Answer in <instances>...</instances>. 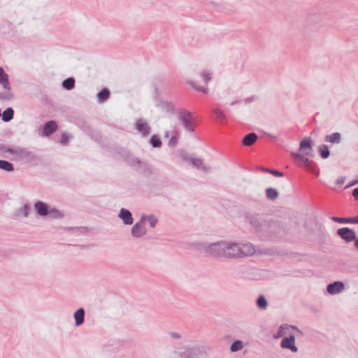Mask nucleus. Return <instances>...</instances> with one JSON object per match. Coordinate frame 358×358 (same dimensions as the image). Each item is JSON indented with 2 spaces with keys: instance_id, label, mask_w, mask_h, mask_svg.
<instances>
[{
  "instance_id": "f257e3e1",
  "label": "nucleus",
  "mask_w": 358,
  "mask_h": 358,
  "mask_svg": "<svg viewBox=\"0 0 358 358\" xmlns=\"http://www.w3.org/2000/svg\"><path fill=\"white\" fill-rule=\"evenodd\" d=\"M306 150H312V140L310 137H306L302 139L300 142L298 151L292 152L290 155L295 164L306 169L307 171L312 173L313 164V161L310 160L308 157V156H312V155L308 152H306Z\"/></svg>"
},
{
  "instance_id": "f03ea898",
  "label": "nucleus",
  "mask_w": 358,
  "mask_h": 358,
  "mask_svg": "<svg viewBox=\"0 0 358 358\" xmlns=\"http://www.w3.org/2000/svg\"><path fill=\"white\" fill-rule=\"evenodd\" d=\"M286 234L283 223L278 220H268L266 227L261 237L262 239H275L283 236Z\"/></svg>"
},
{
  "instance_id": "7ed1b4c3",
  "label": "nucleus",
  "mask_w": 358,
  "mask_h": 358,
  "mask_svg": "<svg viewBox=\"0 0 358 358\" xmlns=\"http://www.w3.org/2000/svg\"><path fill=\"white\" fill-rule=\"evenodd\" d=\"M248 218L251 226L255 229V232L262 237L268 220L265 219L264 215L258 213L251 215Z\"/></svg>"
},
{
  "instance_id": "20e7f679",
  "label": "nucleus",
  "mask_w": 358,
  "mask_h": 358,
  "mask_svg": "<svg viewBox=\"0 0 358 358\" xmlns=\"http://www.w3.org/2000/svg\"><path fill=\"white\" fill-rule=\"evenodd\" d=\"M180 358H206V348L202 345L186 348L180 352Z\"/></svg>"
},
{
  "instance_id": "39448f33",
  "label": "nucleus",
  "mask_w": 358,
  "mask_h": 358,
  "mask_svg": "<svg viewBox=\"0 0 358 358\" xmlns=\"http://www.w3.org/2000/svg\"><path fill=\"white\" fill-rule=\"evenodd\" d=\"M226 248H227L226 241H218L208 243L206 252L214 257H225Z\"/></svg>"
},
{
  "instance_id": "423d86ee",
  "label": "nucleus",
  "mask_w": 358,
  "mask_h": 358,
  "mask_svg": "<svg viewBox=\"0 0 358 358\" xmlns=\"http://www.w3.org/2000/svg\"><path fill=\"white\" fill-rule=\"evenodd\" d=\"M178 120L182 125L189 132H194L193 114L188 110H181L178 113Z\"/></svg>"
},
{
  "instance_id": "0eeeda50",
  "label": "nucleus",
  "mask_w": 358,
  "mask_h": 358,
  "mask_svg": "<svg viewBox=\"0 0 358 358\" xmlns=\"http://www.w3.org/2000/svg\"><path fill=\"white\" fill-rule=\"evenodd\" d=\"M130 164L132 166H138L141 170V173L146 178H150L153 174L152 167L148 163L142 162L138 157H134L130 161Z\"/></svg>"
},
{
  "instance_id": "6e6552de",
  "label": "nucleus",
  "mask_w": 358,
  "mask_h": 358,
  "mask_svg": "<svg viewBox=\"0 0 358 358\" xmlns=\"http://www.w3.org/2000/svg\"><path fill=\"white\" fill-rule=\"evenodd\" d=\"M145 215H143L140 220L137 222L131 229V234L134 238H141L146 234L145 228Z\"/></svg>"
},
{
  "instance_id": "1a4fd4ad",
  "label": "nucleus",
  "mask_w": 358,
  "mask_h": 358,
  "mask_svg": "<svg viewBox=\"0 0 358 358\" xmlns=\"http://www.w3.org/2000/svg\"><path fill=\"white\" fill-rule=\"evenodd\" d=\"M336 235L346 243H350L355 239L357 234L353 229L345 227L338 229L336 231Z\"/></svg>"
},
{
  "instance_id": "9d476101",
  "label": "nucleus",
  "mask_w": 358,
  "mask_h": 358,
  "mask_svg": "<svg viewBox=\"0 0 358 358\" xmlns=\"http://www.w3.org/2000/svg\"><path fill=\"white\" fill-rule=\"evenodd\" d=\"M17 160L32 161L36 159V155L31 151L23 148H15L13 153Z\"/></svg>"
},
{
  "instance_id": "9b49d317",
  "label": "nucleus",
  "mask_w": 358,
  "mask_h": 358,
  "mask_svg": "<svg viewBox=\"0 0 358 358\" xmlns=\"http://www.w3.org/2000/svg\"><path fill=\"white\" fill-rule=\"evenodd\" d=\"M227 248H226L225 257L227 258H240V243L227 242Z\"/></svg>"
},
{
  "instance_id": "f8f14e48",
  "label": "nucleus",
  "mask_w": 358,
  "mask_h": 358,
  "mask_svg": "<svg viewBox=\"0 0 358 358\" xmlns=\"http://www.w3.org/2000/svg\"><path fill=\"white\" fill-rule=\"evenodd\" d=\"M135 129L141 135V137L148 136L151 132V127L143 119H137L135 122Z\"/></svg>"
},
{
  "instance_id": "ddd939ff",
  "label": "nucleus",
  "mask_w": 358,
  "mask_h": 358,
  "mask_svg": "<svg viewBox=\"0 0 358 358\" xmlns=\"http://www.w3.org/2000/svg\"><path fill=\"white\" fill-rule=\"evenodd\" d=\"M280 347L283 349H288L293 352H296L298 348L295 345V336L289 335L283 337L280 342Z\"/></svg>"
},
{
  "instance_id": "4468645a",
  "label": "nucleus",
  "mask_w": 358,
  "mask_h": 358,
  "mask_svg": "<svg viewBox=\"0 0 358 358\" xmlns=\"http://www.w3.org/2000/svg\"><path fill=\"white\" fill-rule=\"evenodd\" d=\"M327 292L331 295H335L342 292L345 289V283L341 280H336L327 285Z\"/></svg>"
},
{
  "instance_id": "2eb2a0df",
  "label": "nucleus",
  "mask_w": 358,
  "mask_h": 358,
  "mask_svg": "<svg viewBox=\"0 0 358 358\" xmlns=\"http://www.w3.org/2000/svg\"><path fill=\"white\" fill-rule=\"evenodd\" d=\"M58 129V125L56 121L55 120H49L46 122L42 128V136H50L55 131H57Z\"/></svg>"
},
{
  "instance_id": "dca6fc26",
  "label": "nucleus",
  "mask_w": 358,
  "mask_h": 358,
  "mask_svg": "<svg viewBox=\"0 0 358 358\" xmlns=\"http://www.w3.org/2000/svg\"><path fill=\"white\" fill-rule=\"evenodd\" d=\"M118 217L125 225H131L134 222L132 213L127 208H122L119 212Z\"/></svg>"
},
{
  "instance_id": "f3484780",
  "label": "nucleus",
  "mask_w": 358,
  "mask_h": 358,
  "mask_svg": "<svg viewBox=\"0 0 358 358\" xmlns=\"http://www.w3.org/2000/svg\"><path fill=\"white\" fill-rule=\"evenodd\" d=\"M50 206L42 201H37L34 203V208L38 215L41 217H46Z\"/></svg>"
},
{
  "instance_id": "a211bd4d",
  "label": "nucleus",
  "mask_w": 358,
  "mask_h": 358,
  "mask_svg": "<svg viewBox=\"0 0 358 358\" xmlns=\"http://www.w3.org/2000/svg\"><path fill=\"white\" fill-rule=\"evenodd\" d=\"M255 252V246L250 243H240L241 257L246 256H252Z\"/></svg>"
},
{
  "instance_id": "6ab92c4d",
  "label": "nucleus",
  "mask_w": 358,
  "mask_h": 358,
  "mask_svg": "<svg viewBox=\"0 0 358 358\" xmlns=\"http://www.w3.org/2000/svg\"><path fill=\"white\" fill-rule=\"evenodd\" d=\"M85 310L83 308H79L73 313L75 326L80 327L85 322Z\"/></svg>"
},
{
  "instance_id": "aec40b11",
  "label": "nucleus",
  "mask_w": 358,
  "mask_h": 358,
  "mask_svg": "<svg viewBox=\"0 0 358 358\" xmlns=\"http://www.w3.org/2000/svg\"><path fill=\"white\" fill-rule=\"evenodd\" d=\"M257 138L258 136L255 132H250L243 137L241 144L243 146H250L256 142Z\"/></svg>"
},
{
  "instance_id": "412c9836",
  "label": "nucleus",
  "mask_w": 358,
  "mask_h": 358,
  "mask_svg": "<svg viewBox=\"0 0 358 358\" xmlns=\"http://www.w3.org/2000/svg\"><path fill=\"white\" fill-rule=\"evenodd\" d=\"M331 220L336 223L340 224H358V215L355 217H343L332 216Z\"/></svg>"
},
{
  "instance_id": "4be33fe9",
  "label": "nucleus",
  "mask_w": 358,
  "mask_h": 358,
  "mask_svg": "<svg viewBox=\"0 0 358 358\" xmlns=\"http://www.w3.org/2000/svg\"><path fill=\"white\" fill-rule=\"evenodd\" d=\"M0 84L3 86V88L5 90H11L9 83V76L1 66H0Z\"/></svg>"
},
{
  "instance_id": "5701e85b",
  "label": "nucleus",
  "mask_w": 358,
  "mask_h": 358,
  "mask_svg": "<svg viewBox=\"0 0 358 358\" xmlns=\"http://www.w3.org/2000/svg\"><path fill=\"white\" fill-rule=\"evenodd\" d=\"M110 96V91L107 87L102 88L97 94L96 98L99 103L106 102Z\"/></svg>"
},
{
  "instance_id": "b1692460",
  "label": "nucleus",
  "mask_w": 358,
  "mask_h": 358,
  "mask_svg": "<svg viewBox=\"0 0 358 358\" xmlns=\"http://www.w3.org/2000/svg\"><path fill=\"white\" fill-rule=\"evenodd\" d=\"M47 216L52 220H59L64 218V213L63 211H61L56 208L50 206L48 212Z\"/></svg>"
},
{
  "instance_id": "393cba45",
  "label": "nucleus",
  "mask_w": 358,
  "mask_h": 358,
  "mask_svg": "<svg viewBox=\"0 0 358 358\" xmlns=\"http://www.w3.org/2000/svg\"><path fill=\"white\" fill-rule=\"evenodd\" d=\"M75 124L86 133H90L91 131V127L89 125L88 122L83 117L76 118Z\"/></svg>"
},
{
  "instance_id": "a878e982",
  "label": "nucleus",
  "mask_w": 358,
  "mask_h": 358,
  "mask_svg": "<svg viewBox=\"0 0 358 358\" xmlns=\"http://www.w3.org/2000/svg\"><path fill=\"white\" fill-rule=\"evenodd\" d=\"M14 110L12 107H8L1 114L2 121L4 122H8L11 121L14 117Z\"/></svg>"
},
{
  "instance_id": "bb28decb",
  "label": "nucleus",
  "mask_w": 358,
  "mask_h": 358,
  "mask_svg": "<svg viewBox=\"0 0 358 358\" xmlns=\"http://www.w3.org/2000/svg\"><path fill=\"white\" fill-rule=\"evenodd\" d=\"M326 142L333 144H338L341 141V134L339 132H334L330 135H327L324 138Z\"/></svg>"
},
{
  "instance_id": "cd10ccee",
  "label": "nucleus",
  "mask_w": 358,
  "mask_h": 358,
  "mask_svg": "<svg viewBox=\"0 0 358 358\" xmlns=\"http://www.w3.org/2000/svg\"><path fill=\"white\" fill-rule=\"evenodd\" d=\"M30 212V206L28 203L24 204V206L15 210L14 215L15 217L22 216L27 217Z\"/></svg>"
},
{
  "instance_id": "c85d7f7f",
  "label": "nucleus",
  "mask_w": 358,
  "mask_h": 358,
  "mask_svg": "<svg viewBox=\"0 0 358 358\" xmlns=\"http://www.w3.org/2000/svg\"><path fill=\"white\" fill-rule=\"evenodd\" d=\"M266 196L268 200L275 201L279 196L278 191L273 187H268L265 190Z\"/></svg>"
},
{
  "instance_id": "c756f323",
  "label": "nucleus",
  "mask_w": 358,
  "mask_h": 358,
  "mask_svg": "<svg viewBox=\"0 0 358 358\" xmlns=\"http://www.w3.org/2000/svg\"><path fill=\"white\" fill-rule=\"evenodd\" d=\"M149 143L154 148H160L162 146L161 138L157 134H153L150 136Z\"/></svg>"
},
{
  "instance_id": "7c9ffc66",
  "label": "nucleus",
  "mask_w": 358,
  "mask_h": 358,
  "mask_svg": "<svg viewBox=\"0 0 358 358\" xmlns=\"http://www.w3.org/2000/svg\"><path fill=\"white\" fill-rule=\"evenodd\" d=\"M317 152L320 157L323 159H326L330 156V150L327 145L323 144L318 146Z\"/></svg>"
},
{
  "instance_id": "2f4dec72",
  "label": "nucleus",
  "mask_w": 358,
  "mask_h": 358,
  "mask_svg": "<svg viewBox=\"0 0 358 358\" xmlns=\"http://www.w3.org/2000/svg\"><path fill=\"white\" fill-rule=\"evenodd\" d=\"M256 305L260 310H266L268 302L263 294H260L256 299Z\"/></svg>"
},
{
  "instance_id": "473e14b6",
  "label": "nucleus",
  "mask_w": 358,
  "mask_h": 358,
  "mask_svg": "<svg viewBox=\"0 0 358 358\" xmlns=\"http://www.w3.org/2000/svg\"><path fill=\"white\" fill-rule=\"evenodd\" d=\"M0 169L6 172H12L14 171L15 168L13 164L11 162L4 159H0Z\"/></svg>"
},
{
  "instance_id": "72a5a7b5",
  "label": "nucleus",
  "mask_w": 358,
  "mask_h": 358,
  "mask_svg": "<svg viewBox=\"0 0 358 358\" xmlns=\"http://www.w3.org/2000/svg\"><path fill=\"white\" fill-rule=\"evenodd\" d=\"M62 86L66 90H71L75 87V78L69 77L64 79L62 83Z\"/></svg>"
},
{
  "instance_id": "f704fd0d",
  "label": "nucleus",
  "mask_w": 358,
  "mask_h": 358,
  "mask_svg": "<svg viewBox=\"0 0 358 358\" xmlns=\"http://www.w3.org/2000/svg\"><path fill=\"white\" fill-rule=\"evenodd\" d=\"M213 113L215 115L216 121L222 124H224L226 122L225 115L221 110L218 108L214 109L213 110Z\"/></svg>"
},
{
  "instance_id": "c9c22d12",
  "label": "nucleus",
  "mask_w": 358,
  "mask_h": 358,
  "mask_svg": "<svg viewBox=\"0 0 358 358\" xmlns=\"http://www.w3.org/2000/svg\"><path fill=\"white\" fill-rule=\"evenodd\" d=\"M14 148H15L14 147H12V146L6 145V144L0 143V155L1 157H5L6 153H10V154L13 155Z\"/></svg>"
},
{
  "instance_id": "e433bc0d",
  "label": "nucleus",
  "mask_w": 358,
  "mask_h": 358,
  "mask_svg": "<svg viewBox=\"0 0 358 358\" xmlns=\"http://www.w3.org/2000/svg\"><path fill=\"white\" fill-rule=\"evenodd\" d=\"M158 106L166 110L168 113H173L175 110L173 105L167 101H160Z\"/></svg>"
},
{
  "instance_id": "4c0bfd02",
  "label": "nucleus",
  "mask_w": 358,
  "mask_h": 358,
  "mask_svg": "<svg viewBox=\"0 0 358 358\" xmlns=\"http://www.w3.org/2000/svg\"><path fill=\"white\" fill-rule=\"evenodd\" d=\"M261 170L263 172L271 173V174H272L273 176H274L275 177H283L284 176V173L283 172L280 171L276 170V169L262 167Z\"/></svg>"
},
{
  "instance_id": "58836bf2",
  "label": "nucleus",
  "mask_w": 358,
  "mask_h": 358,
  "mask_svg": "<svg viewBox=\"0 0 358 358\" xmlns=\"http://www.w3.org/2000/svg\"><path fill=\"white\" fill-rule=\"evenodd\" d=\"M190 162L192 163L193 166L196 168L197 169L206 171V168L203 165V161L201 159L193 157L191 159Z\"/></svg>"
},
{
  "instance_id": "ea45409f",
  "label": "nucleus",
  "mask_w": 358,
  "mask_h": 358,
  "mask_svg": "<svg viewBox=\"0 0 358 358\" xmlns=\"http://www.w3.org/2000/svg\"><path fill=\"white\" fill-rule=\"evenodd\" d=\"M187 84L190 85L192 88H194L195 90L200 92L203 94H208V89L204 87L198 86L195 84L194 81L189 80L187 81Z\"/></svg>"
},
{
  "instance_id": "a19ab883",
  "label": "nucleus",
  "mask_w": 358,
  "mask_h": 358,
  "mask_svg": "<svg viewBox=\"0 0 358 358\" xmlns=\"http://www.w3.org/2000/svg\"><path fill=\"white\" fill-rule=\"evenodd\" d=\"M243 347V343L241 340H236L232 343L230 346V350L232 352L241 350Z\"/></svg>"
},
{
  "instance_id": "79ce46f5",
  "label": "nucleus",
  "mask_w": 358,
  "mask_h": 358,
  "mask_svg": "<svg viewBox=\"0 0 358 358\" xmlns=\"http://www.w3.org/2000/svg\"><path fill=\"white\" fill-rule=\"evenodd\" d=\"M318 241H319V244H320L321 250L324 252H327L328 249L325 246L327 238H326V236L322 232L321 236H319Z\"/></svg>"
},
{
  "instance_id": "37998d69",
  "label": "nucleus",
  "mask_w": 358,
  "mask_h": 358,
  "mask_svg": "<svg viewBox=\"0 0 358 358\" xmlns=\"http://www.w3.org/2000/svg\"><path fill=\"white\" fill-rule=\"evenodd\" d=\"M64 229L66 231H76L81 232H87L88 231V228L86 227H64Z\"/></svg>"
},
{
  "instance_id": "c03bdc74",
  "label": "nucleus",
  "mask_w": 358,
  "mask_h": 358,
  "mask_svg": "<svg viewBox=\"0 0 358 358\" xmlns=\"http://www.w3.org/2000/svg\"><path fill=\"white\" fill-rule=\"evenodd\" d=\"M71 136L67 133H62L61 135V138L59 139V143L63 145H66L69 143Z\"/></svg>"
},
{
  "instance_id": "a18cd8bd",
  "label": "nucleus",
  "mask_w": 358,
  "mask_h": 358,
  "mask_svg": "<svg viewBox=\"0 0 358 358\" xmlns=\"http://www.w3.org/2000/svg\"><path fill=\"white\" fill-rule=\"evenodd\" d=\"M148 220L149 224H150V226L152 227V228H154L155 227L157 222H158V220L157 218L153 215H145V220Z\"/></svg>"
},
{
  "instance_id": "49530a36",
  "label": "nucleus",
  "mask_w": 358,
  "mask_h": 358,
  "mask_svg": "<svg viewBox=\"0 0 358 358\" xmlns=\"http://www.w3.org/2000/svg\"><path fill=\"white\" fill-rule=\"evenodd\" d=\"M208 243H203V242H195L191 244L192 247L194 248L196 250L203 249L206 251V248H207Z\"/></svg>"
},
{
  "instance_id": "de8ad7c7",
  "label": "nucleus",
  "mask_w": 358,
  "mask_h": 358,
  "mask_svg": "<svg viewBox=\"0 0 358 358\" xmlns=\"http://www.w3.org/2000/svg\"><path fill=\"white\" fill-rule=\"evenodd\" d=\"M201 76L202 77L206 84H207L210 80H212V73L209 71H202L201 73Z\"/></svg>"
},
{
  "instance_id": "09e8293b",
  "label": "nucleus",
  "mask_w": 358,
  "mask_h": 358,
  "mask_svg": "<svg viewBox=\"0 0 358 358\" xmlns=\"http://www.w3.org/2000/svg\"><path fill=\"white\" fill-rule=\"evenodd\" d=\"M13 98V95L8 92H0V100L1 101H6V100H10Z\"/></svg>"
},
{
  "instance_id": "8fccbe9b",
  "label": "nucleus",
  "mask_w": 358,
  "mask_h": 358,
  "mask_svg": "<svg viewBox=\"0 0 358 358\" xmlns=\"http://www.w3.org/2000/svg\"><path fill=\"white\" fill-rule=\"evenodd\" d=\"M285 329H287V327H284L283 325H281L279 327L278 332L273 335V338L275 339H278L282 337L285 334Z\"/></svg>"
},
{
  "instance_id": "3c124183",
  "label": "nucleus",
  "mask_w": 358,
  "mask_h": 358,
  "mask_svg": "<svg viewBox=\"0 0 358 358\" xmlns=\"http://www.w3.org/2000/svg\"><path fill=\"white\" fill-rule=\"evenodd\" d=\"M180 157L182 160L189 162H191V159L193 158L192 157H190L189 154L185 151H181L180 152Z\"/></svg>"
},
{
  "instance_id": "603ef678",
  "label": "nucleus",
  "mask_w": 358,
  "mask_h": 358,
  "mask_svg": "<svg viewBox=\"0 0 358 358\" xmlns=\"http://www.w3.org/2000/svg\"><path fill=\"white\" fill-rule=\"evenodd\" d=\"M178 143V138L176 136H172L168 142V145L170 147H175Z\"/></svg>"
},
{
  "instance_id": "864d4df0",
  "label": "nucleus",
  "mask_w": 358,
  "mask_h": 358,
  "mask_svg": "<svg viewBox=\"0 0 358 358\" xmlns=\"http://www.w3.org/2000/svg\"><path fill=\"white\" fill-rule=\"evenodd\" d=\"M358 184V178L351 180L345 187V189H348L350 187L356 185Z\"/></svg>"
},
{
  "instance_id": "5fc2aeb1",
  "label": "nucleus",
  "mask_w": 358,
  "mask_h": 358,
  "mask_svg": "<svg viewBox=\"0 0 358 358\" xmlns=\"http://www.w3.org/2000/svg\"><path fill=\"white\" fill-rule=\"evenodd\" d=\"M169 335L171 338H175V339H179L181 338V335L175 331L169 332Z\"/></svg>"
},
{
  "instance_id": "6e6d98bb",
  "label": "nucleus",
  "mask_w": 358,
  "mask_h": 358,
  "mask_svg": "<svg viewBox=\"0 0 358 358\" xmlns=\"http://www.w3.org/2000/svg\"><path fill=\"white\" fill-rule=\"evenodd\" d=\"M352 195L353 198L355 199V200H356V201L358 200V187H355L352 190Z\"/></svg>"
},
{
  "instance_id": "4d7b16f0",
  "label": "nucleus",
  "mask_w": 358,
  "mask_h": 358,
  "mask_svg": "<svg viewBox=\"0 0 358 358\" xmlns=\"http://www.w3.org/2000/svg\"><path fill=\"white\" fill-rule=\"evenodd\" d=\"M345 180V178L344 177H343V176L339 177L337 178V180L336 181V184L338 185H342L344 183Z\"/></svg>"
},
{
  "instance_id": "13d9d810",
  "label": "nucleus",
  "mask_w": 358,
  "mask_h": 358,
  "mask_svg": "<svg viewBox=\"0 0 358 358\" xmlns=\"http://www.w3.org/2000/svg\"><path fill=\"white\" fill-rule=\"evenodd\" d=\"M257 99V97L256 96H252L246 98L245 99V103H250L252 101H254Z\"/></svg>"
},
{
  "instance_id": "bf43d9fd",
  "label": "nucleus",
  "mask_w": 358,
  "mask_h": 358,
  "mask_svg": "<svg viewBox=\"0 0 358 358\" xmlns=\"http://www.w3.org/2000/svg\"><path fill=\"white\" fill-rule=\"evenodd\" d=\"M74 246L78 247L80 249L89 248L90 245H75Z\"/></svg>"
},
{
  "instance_id": "052dcab7",
  "label": "nucleus",
  "mask_w": 358,
  "mask_h": 358,
  "mask_svg": "<svg viewBox=\"0 0 358 358\" xmlns=\"http://www.w3.org/2000/svg\"><path fill=\"white\" fill-rule=\"evenodd\" d=\"M354 241V246L356 248V250L358 251V236H355V239Z\"/></svg>"
},
{
  "instance_id": "680f3d73",
  "label": "nucleus",
  "mask_w": 358,
  "mask_h": 358,
  "mask_svg": "<svg viewBox=\"0 0 358 358\" xmlns=\"http://www.w3.org/2000/svg\"><path fill=\"white\" fill-rule=\"evenodd\" d=\"M270 138L274 140V141H276L278 139V137L276 136H274L273 134H266Z\"/></svg>"
},
{
  "instance_id": "e2e57ef3",
  "label": "nucleus",
  "mask_w": 358,
  "mask_h": 358,
  "mask_svg": "<svg viewBox=\"0 0 358 358\" xmlns=\"http://www.w3.org/2000/svg\"><path fill=\"white\" fill-rule=\"evenodd\" d=\"M319 173H320L319 169H316L315 167V173H314L315 178L319 176Z\"/></svg>"
},
{
  "instance_id": "0e129e2a",
  "label": "nucleus",
  "mask_w": 358,
  "mask_h": 358,
  "mask_svg": "<svg viewBox=\"0 0 358 358\" xmlns=\"http://www.w3.org/2000/svg\"><path fill=\"white\" fill-rule=\"evenodd\" d=\"M239 102H240V101H239V100H236L235 101H233V102H231V106H233L234 104H235V103H239Z\"/></svg>"
},
{
  "instance_id": "69168bd1",
  "label": "nucleus",
  "mask_w": 358,
  "mask_h": 358,
  "mask_svg": "<svg viewBox=\"0 0 358 358\" xmlns=\"http://www.w3.org/2000/svg\"><path fill=\"white\" fill-rule=\"evenodd\" d=\"M169 136V131H166L164 137L168 138Z\"/></svg>"
},
{
  "instance_id": "338daca9",
  "label": "nucleus",
  "mask_w": 358,
  "mask_h": 358,
  "mask_svg": "<svg viewBox=\"0 0 358 358\" xmlns=\"http://www.w3.org/2000/svg\"><path fill=\"white\" fill-rule=\"evenodd\" d=\"M292 327L293 329H296V330H298V331H299V329H297V327H296L293 326V327Z\"/></svg>"
}]
</instances>
